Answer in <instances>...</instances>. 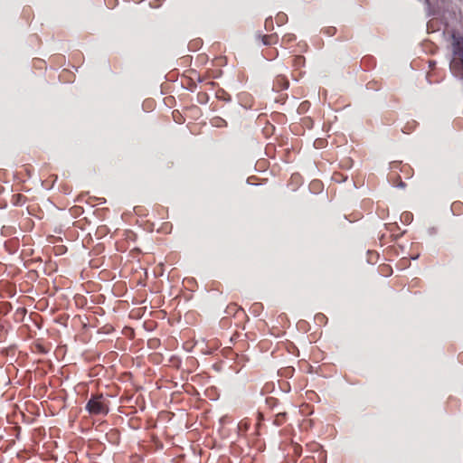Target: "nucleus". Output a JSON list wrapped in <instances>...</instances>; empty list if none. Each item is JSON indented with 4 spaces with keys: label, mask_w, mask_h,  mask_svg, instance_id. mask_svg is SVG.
<instances>
[{
    "label": "nucleus",
    "mask_w": 463,
    "mask_h": 463,
    "mask_svg": "<svg viewBox=\"0 0 463 463\" xmlns=\"http://www.w3.org/2000/svg\"><path fill=\"white\" fill-rule=\"evenodd\" d=\"M452 40L453 57L449 68L456 77L463 80V37L453 33Z\"/></svg>",
    "instance_id": "f257e3e1"
},
{
    "label": "nucleus",
    "mask_w": 463,
    "mask_h": 463,
    "mask_svg": "<svg viewBox=\"0 0 463 463\" xmlns=\"http://www.w3.org/2000/svg\"><path fill=\"white\" fill-rule=\"evenodd\" d=\"M86 409L92 414H107L109 411L107 405L102 401V396L91 398L88 402Z\"/></svg>",
    "instance_id": "f03ea898"
},
{
    "label": "nucleus",
    "mask_w": 463,
    "mask_h": 463,
    "mask_svg": "<svg viewBox=\"0 0 463 463\" xmlns=\"http://www.w3.org/2000/svg\"><path fill=\"white\" fill-rule=\"evenodd\" d=\"M260 38H261V42L264 45H269L272 43L273 36H271V35H263Z\"/></svg>",
    "instance_id": "7ed1b4c3"
},
{
    "label": "nucleus",
    "mask_w": 463,
    "mask_h": 463,
    "mask_svg": "<svg viewBox=\"0 0 463 463\" xmlns=\"http://www.w3.org/2000/svg\"><path fill=\"white\" fill-rule=\"evenodd\" d=\"M286 415V413H279L276 416V419H275V423L277 425H281L282 423V418Z\"/></svg>",
    "instance_id": "20e7f679"
},
{
    "label": "nucleus",
    "mask_w": 463,
    "mask_h": 463,
    "mask_svg": "<svg viewBox=\"0 0 463 463\" xmlns=\"http://www.w3.org/2000/svg\"><path fill=\"white\" fill-rule=\"evenodd\" d=\"M297 65H301L304 62V58L301 56H298L295 58Z\"/></svg>",
    "instance_id": "39448f33"
},
{
    "label": "nucleus",
    "mask_w": 463,
    "mask_h": 463,
    "mask_svg": "<svg viewBox=\"0 0 463 463\" xmlns=\"http://www.w3.org/2000/svg\"><path fill=\"white\" fill-rule=\"evenodd\" d=\"M9 307H10V304H8V303H3V302H2V307H1L2 313L4 312V310L7 311Z\"/></svg>",
    "instance_id": "423d86ee"
},
{
    "label": "nucleus",
    "mask_w": 463,
    "mask_h": 463,
    "mask_svg": "<svg viewBox=\"0 0 463 463\" xmlns=\"http://www.w3.org/2000/svg\"><path fill=\"white\" fill-rule=\"evenodd\" d=\"M221 121H222V119H221V118H216V119H214V125H215V126H217V127H220V126H221V125H220V124H221Z\"/></svg>",
    "instance_id": "0eeeda50"
},
{
    "label": "nucleus",
    "mask_w": 463,
    "mask_h": 463,
    "mask_svg": "<svg viewBox=\"0 0 463 463\" xmlns=\"http://www.w3.org/2000/svg\"><path fill=\"white\" fill-rule=\"evenodd\" d=\"M265 24H266V27H267L268 24H272V20L271 19H267Z\"/></svg>",
    "instance_id": "6e6552de"
},
{
    "label": "nucleus",
    "mask_w": 463,
    "mask_h": 463,
    "mask_svg": "<svg viewBox=\"0 0 463 463\" xmlns=\"http://www.w3.org/2000/svg\"><path fill=\"white\" fill-rule=\"evenodd\" d=\"M403 217H404L406 220H409L410 214H409V213H405V214H403Z\"/></svg>",
    "instance_id": "1a4fd4ad"
},
{
    "label": "nucleus",
    "mask_w": 463,
    "mask_h": 463,
    "mask_svg": "<svg viewBox=\"0 0 463 463\" xmlns=\"http://www.w3.org/2000/svg\"><path fill=\"white\" fill-rule=\"evenodd\" d=\"M400 187L403 188L405 186L404 183L401 182L399 184Z\"/></svg>",
    "instance_id": "9d476101"
},
{
    "label": "nucleus",
    "mask_w": 463,
    "mask_h": 463,
    "mask_svg": "<svg viewBox=\"0 0 463 463\" xmlns=\"http://www.w3.org/2000/svg\"><path fill=\"white\" fill-rule=\"evenodd\" d=\"M4 228H5V226H3V227H2V232H1V234H2V235H5Z\"/></svg>",
    "instance_id": "9b49d317"
}]
</instances>
